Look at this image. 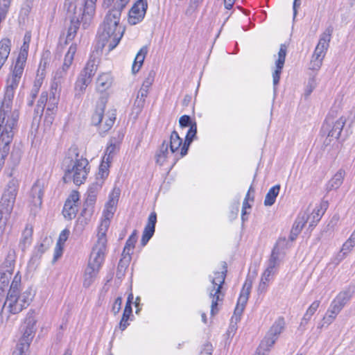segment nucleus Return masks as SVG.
<instances>
[{"label":"nucleus","mask_w":355,"mask_h":355,"mask_svg":"<svg viewBox=\"0 0 355 355\" xmlns=\"http://www.w3.org/2000/svg\"><path fill=\"white\" fill-rule=\"evenodd\" d=\"M130 0H116L114 6L106 13L98 31V47L112 51L119 43L123 35V28L120 26L122 10Z\"/></svg>","instance_id":"nucleus-1"},{"label":"nucleus","mask_w":355,"mask_h":355,"mask_svg":"<svg viewBox=\"0 0 355 355\" xmlns=\"http://www.w3.org/2000/svg\"><path fill=\"white\" fill-rule=\"evenodd\" d=\"M67 158L71 160V164L65 170L64 182L67 183L73 181L78 186L83 184L90 169L88 160L83 155H80L78 148L76 145L69 148Z\"/></svg>","instance_id":"nucleus-2"},{"label":"nucleus","mask_w":355,"mask_h":355,"mask_svg":"<svg viewBox=\"0 0 355 355\" xmlns=\"http://www.w3.org/2000/svg\"><path fill=\"white\" fill-rule=\"evenodd\" d=\"M19 119V112L6 111L3 103L0 99V146H3L0 150L2 159L6 156L9 150V144L12 142L15 130Z\"/></svg>","instance_id":"nucleus-3"},{"label":"nucleus","mask_w":355,"mask_h":355,"mask_svg":"<svg viewBox=\"0 0 355 355\" xmlns=\"http://www.w3.org/2000/svg\"><path fill=\"white\" fill-rule=\"evenodd\" d=\"M35 295V291L32 288H28L20 295L10 294L7 295L1 314H3V310H6L9 313L14 315L20 313L30 305Z\"/></svg>","instance_id":"nucleus-4"},{"label":"nucleus","mask_w":355,"mask_h":355,"mask_svg":"<svg viewBox=\"0 0 355 355\" xmlns=\"http://www.w3.org/2000/svg\"><path fill=\"white\" fill-rule=\"evenodd\" d=\"M107 228V220L103 224H101L99 226L97 234L98 239L92 248L87 264L88 266L99 270L105 259V254L107 248L106 232Z\"/></svg>","instance_id":"nucleus-5"},{"label":"nucleus","mask_w":355,"mask_h":355,"mask_svg":"<svg viewBox=\"0 0 355 355\" xmlns=\"http://www.w3.org/2000/svg\"><path fill=\"white\" fill-rule=\"evenodd\" d=\"M87 3V6L83 13L79 10L76 12V15L69 16L70 18V26L67 30L66 42L74 39L80 24H82L83 28L85 29L90 25L95 13V6H93L92 3Z\"/></svg>","instance_id":"nucleus-6"},{"label":"nucleus","mask_w":355,"mask_h":355,"mask_svg":"<svg viewBox=\"0 0 355 355\" xmlns=\"http://www.w3.org/2000/svg\"><path fill=\"white\" fill-rule=\"evenodd\" d=\"M106 105V100L102 97L97 103L94 113L92 116V123L94 125H98L100 134H105L113 126L115 119V110H111L104 115V111Z\"/></svg>","instance_id":"nucleus-7"},{"label":"nucleus","mask_w":355,"mask_h":355,"mask_svg":"<svg viewBox=\"0 0 355 355\" xmlns=\"http://www.w3.org/2000/svg\"><path fill=\"white\" fill-rule=\"evenodd\" d=\"M77 51V46L76 44H72L68 51L64 55V62L62 67H59L54 73L51 89L54 91V94L61 92L62 85L64 83L67 72L72 65L74 55Z\"/></svg>","instance_id":"nucleus-8"},{"label":"nucleus","mask_w":355,"mask_h":355,"mask_svg":"<svg viewBox=\"0 0 355 355\" xmlns=\"http://www.w3.org/2000/svg\"><path fill=\"white\" fill-rule=\"evenodd\" d=\"M332 33L333 28L329 26L320 35L318 43L311 57L310 62V69L311 70L318 71L321 67L322 61L329 46Z\"/></svg>","instance_id":"nucleus-9"},{"label":"nucleus","mask_w":355,"mask_h":355,"mask_svg":"<svg viewBox=\"0 0 355 355\" xmlns=\"http://www.w3.org/2000/svg\"><path fill=\"white\" fill-rule=\"evenodd\" d=\"M285 327V320L282 317L278 318L272 324L264 338L257 349L256 355H267L270 348L275 343Z\"/></svg>","instance_id":"nucleus-10"},{"label":"nucleus","mask_w":355,"mask_h":355,"mask_svg":"<svg viewBox=\"0 0 355 355\" xmlns=\"http://www.w3.org/2000/svg\"><path fill=\"white\" fill-rule=\"evenodd\" d=\"M47 186L45 179H37L31 187L29 193V202L31 205V211L36 213L41 207L44 189Z\"/></svg>","instance_id":"nucleus-11"},{"label":"nucleus","mask_w":355,"mask_h":355,"mask_svg":"<svg viewBox=\"0 0 355 355\" xmlns=\"http://www.w3.org/2000/svg\"><path fill=\"white\" fill-rule=\"evenodd\" d=\"M148 8L146 0H138L132 6L128 13V23L136 25L141 22L146 15Z\"/></svg>","instance_id":"nucleus-12"},{"label":"nucleus","mask_w":355,"mask_h":355,"mask_svg":"<svg viewBox=\"0 0 355 355\" xmlns=\"http://www.w3.org/2000/svg\"><path fill=\"white\" fill-rule=\"evenodd\" d=\"M79 200V193L76 191H73L64 205L62 214L65 218L71 220L76 217L78 211Z\"/></svg>","instance_id":"nucleus-13"},{"label":"nucleus","mask_w":355,"mask_h":355,"mask_svg":"<svg viewBox=\"0 0 355 355\" xmlns=\"http://www.w3.org/2000/svg\"><path fill=\"white\" fill-rule=\"evenodd\" d=\"M287 46L285 44H281L278 52V58L275 62V69L272 73V83L274 92H276V87L279 84L280 76L285 63Z\"/></svg>","instance_id":"nucleus-14"},{"label":"nucleus","mask_w":355,"mask_h":355,"mask_svg":"<svg viewBox=\"0 0 355 355\" xmlns=\"http://www.w3.org/2000/svg\"><path fill=\"white\" fill-rule=\"evenodd\" d=\"M157 223V214L155 211H153L150 214L148 223L146 225L141 240V243L143 246L146 245L148 241L152 238L155 233V224Z\"/></svg>","instance_id":"nucleus-15"},{"label":"nucleus","mask_w":355,"mask_h":355,"mask_svg":"<svg viewBox=\"0 0 355 355\" xmlns=\"http://www.w3.org/2000/svg\"><path fill=\"white\" fill-rule=\"evenodd\" d=\"M168 143V147L170 148L171 154L174 155V164L180 159L181 157H179L181 148L183 145L182 139L179 136V134L177 131L173 130L171 135Z\"/></svg>","instance_id":"nucleus-16"},{"label":"nucleus","mask_w":355,"mask_h":355,"mask_svg":"<svg viewBox=\"0 0 355 355\" xmlns=\"http://www.w3.org/2000/svg\"><path fill=\"white\" fill-rule=\"evenodd\" d=\"M119 193L118 191H112L109 196V200L105 205L104 210L105 220L101 223L103 224L107 220L108 225L110 224V219L112 218L115 211L116 207L119 200Z\"/></svg>","instance_id":"nucleus-17"},{"label":"nucleus","mask_w":355,"mask_h":355,"mask_svg":"<svg viewBox=\"0 0 355 355\" xmlns=\"http://www.w3.org/2000/svg\"><path fill=\"white\" fill-rule=\"evenodd\" d=\"M89 0H83L81 2L76 3V0H65L64 8L67 9L69 15H76L78 10H80L81 12H84L87 6Z\"/></svg>","instance_id":"nucleus-18"},{"label":"nucleus","mask_w":355,"mask_h":355,"mask_svg":"<svg viewBox=\"0 0 355 355\" xmlns=\"http://www.w3.org/2000/svg\"><path fill=\"white\" fill-rule=\"evenodd\" d=\"M209 296L212 299L211 305V314L214 315L218 313L217 308L218 302L223 300L224 294L222 293L220 287H212L209 291Z\"/></svg>","instance_id":"nucleus-19"},{"label":"nucleus","mask_w":355,"mask_h":355,"mask_svg":"<svg viewBox=\"0 0 355 355\" xmlns=\"http://www.w3.org/2000/svg\"><path fill=\"white\" fill-rule=\"evenodd\" d=\"M197 133V123H193V125L189 128L185 137L184 141L180 150L179 157H184L187 153L191 142L194 139Z\"/></svg>","instance_id":"nucleus-20"},{"label":"nucleus","mask_w":355,"mask_h":355,"mask_svg":"<svg viewBox=\"0 0 355 355\" xmlns=\"http://www.w3.org/2000/svg\"><path fill=\"white\" fill-rule=\"evenodd\" d=\"M113 83V77L110 73H101L96 80V89L99 92H104L110 89Z\"/></svg>","instance_id":"nucleus-21"},{"label":"nucleus","mask_w":355,"mask_h":355,"mask_svg":"<svg viewBox=\"0 0 355 355\" xmlns=\"http://www.w3.org/2000/svg\"><path fill=\"white\" fill-rule=\"evenodd\" d=\"M345 172L339 169L334 177L326 184V190L330 191L338 189L343 182Z\"/></svg>","instance_id":"nucleus-22"},{"label":"nucleus","mask_w":355,"mask_h":355,"mask_svg":"<svg viewBox=\"0 0 355 355\" xmlns=\"http://www.w3.org/2000/svg\"><path fill=\"white\" fill-rule=\"evenodd\" d=\"M168 141L164 140L156 152V163L160 166H162L168 158V155L171 153L170 149L168 150Z\"/></svg>","instance_id":"nucleus-23"},{"label":"nucleus","mask_w":355,"mask_h":355,"mask_svg":"<svg viewBox=\"0 0 355 355\" xmlns=\"http://www.w3.org/2000/svg\"><path fill=\"white\" fill-rule=\"evenodd\" d=\"M99 270L98 268L87 265L83 275V284L85 288H89L94 283Z\"/></svg>","instance_id":"nucleus-24"},{"label":"nucleus","mask_w":355,"mask_h":355,"mask_svg":"<svg viewBox=\"0 0 355 355\" xmlns=\"http://www.w3.org/2000/svg\"><path fill=\"white\" fill-rule=\"evenodd\" d=\"M11 41L8 38L0 40V69L7 60L10 52Z\"/></svg>","instance_id":"nucleus-25"},{"label":"nucleus","mask_w":355,"mask_h":355,"mask_svg":"<svg viewBox=\"0 0 355 355\" xmlns=\"http://www.w3.org/2000/svg\"><path fill=\"white\" fill-rule=\"evenodd\" d=\"M148 49L146 46H142L135 58L134 62L132 66V72L135 74L137 73L141 67L146 55H147Z\"/></svg>","instance_id":"nucleus-26"},{"label":"nucleus","mask_w":355,"mask_h":355,"mask_svg":"<svg viewBox=\"0 0 355 355\" xmlns=\"http://www.w3.org/2000/svg\"><path fill=\"white\" fill-rule=\"evenodd\" d=\"M227 266L225 262H223V271L221 272H214V277H210L211 282L213 285V287H220V289L222 290L223 285L225 283V279L226 277L227 272Z\"/></svg>","instance_id":"nucleus-27"},{"label":"nucleus","mask_w":355,"mask_h":355,"mask_svg":"<svg viewBox=\"0 0 355 355\" xmlns=\"http://www.w3.org/2000/svg\"><path fill=\"white\" fill-rule=\"evenodd\" d=\"M22 155V151L20 148L19 147H14L8 161L9 167L11 168V171L9 173V176H12L13 175V171L16 166H18V164L20 162L21 157Z\"/></svg>","instance_id":"nucleus-28"},{"label":"nucleus","mask_w":355,"mask_h":355,"mask_svg":"<svg viewBox=\"0 0 355 355\" xmlns=\"http://www.w3.org/2000/svg\"><path fill=\"white\" fill-rule=\"evenodd\" d=\"M98 60L97 58L91 56L86 63L85 67L81 71L83 76H87L92 78L97 71Z\"/></svg>","instance_id":"nucleus-29"},{"label":"nucleus","mask_w":355,"mask_h":355,"mask_svg":"<svg viewBox=\"0 0 355 355\" xmlns=\"http://www.w3.org/2000/svg\"><path fill=\"white\" fill-rule=\"evenodd\" d=\"M19 182L16 179H12L7 184L6 189L2 196L15 201L18 192Z\"/></svg>","instance_id":"nucleus-30"},{"label":"nucleus","mask_w":355,"mask_h":355,"mask_svg":"<svg viewBox=\"0 0 355 355\" xmlns=\"http://www.w3.org/2000/svg\"><path fill=\"white\" fill-rule=\"evenodd\" d=\"M252 288V282L246 279L243 288L241 290L240 296L238 299L237 304L239 306L245 307L248 300V297Z\"/></svg>","instance_id":"nucleus-31"},{"label":"nucleus","mask_w":355,"mask_h":355,"mask_svg":"<svg viewBox=\"0 0 355 355\" xmlns=\"http://www.w3.org/2000/svg\"><path fill=\"white\" fill-rule=\"evenodd\" d=\"M342 309L343 308L339 306L334 302H331L329 308L327 310L326 315L323 318L324 322L327 323V324H330L331 323H332L333 321L335 320L336 317L337 316V315L340 312Z\"/></svg>","instance_id":"nucleus-32"},{"label":"nucleus","mask_w":355,"mask_h":355,"mask_svg":"<svg viewBox=\"0 0 355 355\" xmlns=\"http://www.w3.org/2000/svg\"><path fill=\"white\" fill-rule=\"evenodd\" d=\"M131 260V256L121 254V258L119 260L116 270V277L119 278L122 277L125 275V272L128 267Z\"/></svg>","instance_id":"nucleus-33"},{"label":"nucleus","mask_w":355,"mask_h":355,"mask_svg":"<svg viewBox=\"0 0 355 355\" xmlns=\"http://www.w3.org/2000/svg\"><path fill=\"white\" fill-rule=\"evenodd\" d=\"M280 191V185L276 184L271 187L266 195L264 205L266 206H272L276 200Z\"/></svg>","instance_id":"nucleus-34"},{"label":"nucleus","mask_w":355,"mask_h":355,"mask_svg":"<svg viewBox=\"0 0 355 355\" xmlns=\"http://www.w3.org/2000/svg\"><path fill=\"white\" fill-rule=\"evenodd\" d=\"M345 123V119L343 117L339 118L334 124L333 128L328 133V137L338 139Z\"/></svg>","instance_id":"nucleus-35"},{"label":"nucleus","mask_w":355,"mask_h":355,"mask_svg":"<svg viewBox=\"0 0 355 355\" xmlns=\"http://www.w3.org/2000/svg\"><path fill=\"white\" fill-rule=\"evenodd\" d=\"M305 224V221L303 218H297L294 222L291 228L289 240L293 241L296 239L299 234L301 232Z\"/></svg>","instance_id":"nucleus-36"},{"label":"nucleus","mask_w":355,"mask_h":355,"mask_svg":"<svg viewBox=\"0 0 355 355\" xmlns=\"http://www.w3.org/2000/svg\"><path fill=\"white\" fill-rule=\"evenodd\" d=\"M12 271L0 268V288L4 291L8 290L10 279H11Z\"/></svg>","instance_id":"nucleus-37"},{"label":"nucleus","mask_w":355,"mask_h":355,"mask_svg":"<svg viewBox=\"0 0 355 355\" xmlns=\"http://www.w3.org/2000/svg\"><path fill=\"white\" fill-rule=\"evenodd\" d=\"M118 150L119 144L116 143L115 139L112 138L110 140L109 145L105 150V155L103 156V158L107 160L112 161L113 156L116 154Z\"/></svg>","instance_id":"nucleus-38"},{"label":"nucleus","mask_w":355,"mask_h":355,"mask_svg":"<svg viewBox=\"0 0 355 355\" xmlns=\"http://www.w3.org/2000/svg\"><path fill=\"white\" fill-rule=\"evenodd\" d=\"M137 230H134L125 242V245L122 252L123 254L131 256L132 250L135 248V245L137 242Z\"/></svg>","instance_id":"nucleus-39"},{"label":"nucleus","mask_w":355,"mask_h":355,"mask_svg":"<svg viewBox=\"0 0 355 355\" xmlns=\"http://www.w3.org/2000/svg\"><path fill=\"white\" fill-rule=\"evenodd\" d=\"M26 60L18 57L15 63L12 73L10 76L21 80L24 72Z\"/></svg>","instance_id":"nucleus-40"},{"label":"nucleus","mask_w":355,"mask_h":355,"mask_svg":"<svg viewBox=\"0 0 355 355\" xmlns=\"http://www.w3.org/2000/svg\"><path fill=\"white\" fill-rule=\"evenodd\" d=\"M15 89L6 87L5 94L3 100L1 103H3L5 110L11 112L12 99L15 95Z\"/></svg>","instance_id":"nucleus-41"},{"label":"nucleus","mask_w":355,"mask_h":355,"mask_svg":"<svg viewBox=\"0 0 355 355\" xmlns=\"http://www.w3.org/2000/svg\"><path fill=\"white\" fill-rule=\"evenodd\" d=\"M48 102V94L46 92H44L41 94L40 98L37 101V103L36 105V107L35 108L34 112L35 116H38L39 117H41L44 110L45 105Z\"/></svg>","instance_id":"nucleus-42"},{"label":"nucleus","mask_w":355,"mask_h":355,"mask_svg":"<svg viewBox=\"0 0 355 355\" xmlns=\"http://www.w3.org/2000/svg\"><path fill=\"white\" fill-rule=\"evenodd\" d=\"M15 202V200L2 196L0 201V211H3L6 216H10L12 211Z\"/></svg>","instance_id":"nucleus-43"},{"label":"nucleus","mask_w":355,"mask_h":355,"mask_svg":"<svg viewBox=\"0 0 355 355\" xmlns=\"http://www.w3.org/2000/svg\"><path fill=\"white\" fill-rule=\"evenodd\" d=\"M352 297V293L349 291H344L340 292L336 297L332 301L341 308L349 301Z\"/></svg>","instance_id":"nucleus-44"},{"label":"nucleus","mask_w":355,"mask_h":355,"mask_svg":"<svg viewBox=\"0 0 355 355\" xmlns=\"http://www.w3.org/2000/svg\"><path fill=\"white\" fill-rule=\"evenodd\" d=\"M21 286V275L19 272L15 275L12 282L10 284V288L8 291L7 295H20L19 288Z\"/></svg>","instance_id":"nucleus-45"},{"label":"nucleus","mask_w":355,"mask_h":355,"mask_svg":"<svg viewBox=\"0 0 355 355\" xmlns=\"http://www.w3.org/2000/svg\"><path fill=\"white\" fill-rule=\"evenodd\" d=\"M31 39V33L29 32H26L24 37V42L21 47L20 53L18 56L19 58L26 60Z\"/></svg>","instance_id":"nucleus-46"},{"label":"nucleus","mask_w":355,"mask_h":355,"mask_svg":"<svg viewBox=\"0 0 355 355\" xmlns=\"http://www.w3.org/2000/svg\"><path fill=\"white\" fill-rule=\"evenodd\" d=\"M36 312L34 310L31 309L28 312L26 317L25 318V327L30 328L31 329L36 331Z\"/></svg>","instance_id":"nucleus-47"},{"label":"nucleus","mask_w":355,"mask_h":355,"mask_svg":"<svg viewBox=\"0 0 355 355\" xmlns=\"http://www.w3.org/2000/svg\"><path fill=\"white\" fill-rule=\"evenodd\" d=\"M132 306H125L122 318L119 322V328L121 331H124L129 325L128 320L132 315Z\"/></svg>","instance_id":"nucleus-48"},{"label":"nucleus","mask_w":355,"mask_h":355,"mask_svg":"<svg viewBox=\"0 0 355 355\" xmlns=\"http://www.w3.org/2000/svg\"><path fill=\"white\" fill-rule=\"evenodd\" d=\"M281 241H279L277 243V245L274 247L269 261H268V266L272 267L273 268H277V266L279 264V250L278 248V245L280 243Z\"/></svg>","instance_id":"nucleus-49"},{"label":"nucleus","mask_w":355,"mask_h":355,"mask_svg":"<svg viewBox=\"0 0 355 355\" xmlns=\"http://www.w3.org/2000/svg\"><path fill=\"white\" fill-rule=\"evenodd\" d=\"M30 345L28 343H22L19 341L16 345L12 355H28Z\"/></svg>","instance_id":"nucleus-50"},{"label":"nucleus","mask_w":355,"mask_h":355,"mask_svg":"<svg viewBox=\"0 0 355 355\" xmlns=\"http://www.w3.org/2000/svg\"><path fill=\"white\" fill-rule=\"evenodd\" d=\"M60 93L54 94V91L51 89L50 97L48 101L47 112L53 111L56 107L59 101Z\"/></svg>","instance_id":"nucleus-51"},{"label":"nucleus","mask_w":355,"mask_h":355,"mask_svg":"<svg viewBox=\"0 0 355 355\" xmlns=\"http://www.w3.org/2000/svg\"><path fill=\"white\" fill-rule=\"evenodd\" d=\"M112 161L107 160L105 159H102L101 164L99 166V171L98 175L101 177V179H105L108 176L109 174V168L110 164Z\"/></svg>","instance_id":"nucleus-52"},{"label":"nucleus","mask_w":355,"mask_h":355,"mask_svg":"<svg viewBox=\"0 0 355 355\" xmlns=\"http://www.w3.org/2000/svg\"><path fill=\"white\" fill-rule=\"evenodd\" d=\"M32 239V230L26 228L22 233V237L20 241L19 245L24 250L26 245H28L31 243Z\"/></svg>","instance_id":"nucleus-53"},{"label":"nucleus","mask_w":355,"mask_h":355,"mask_svg":"<svg viewBox=\"0 0 355 355\" xmlns=\"http://www.w3.org/2000/svg\"><path fill=\"white\" fill-rule=\"evenodd\" d=\"M15 251L13 249H10L8 252L6 260L7 262H10V265H6V266H1L0 268H4L6 270L13 272L15 262Z\"/></svg>","instance_id":"nucleus-54"},{"label":"nucleus","mask_w":355,"mask_h":355,"mask_svg":"<svg viewBox=\"0 0 355 355\" xmlns=\"http://www.w3.org/2000/svg\"><path fill=\"white\" fill-rule=\"evenodd\" d=\"M96 200V191L94 187L89 188L87 191V196L85 202V206L88 207L89 206H93Z\"/></svg>","instance_id":"nucleus-55"},{"label":"nucleus","mask_w":355,"mask_h":355,"mask_svg":"<svg viewBox=\"0 0 355 355\" xmlns=\"http://www.w3.org/2000/svg\"><path fill=\"white\" fill-rule=\"evenodd\" d=\"M35 330L25 327L24 334L19 341L28 343V344L30 345L35 336Z\"/></svg>","instance_id":"nucleus-56"},{"label":"nucleus","mask_w":355,"mask_h":355,"mask_svg":"<svg viewBox=\"0 0 355 355\" xmlns=\"http://www.w3.org/2000/svg\"><path fill=\"white\" fill-rule=\"evenodd\" d=\"M35 330L25 327L24 334L19 341L28 343V344L30 345L35 336Z\"/></svg>","instance_id":"nucleus-57"},{"label":"nucleus","mask_w":355,"mask_h":355,"mask_svg":"<svg viewBox=\"0 0 355 355\" xmlns=\"http://www.w3.org/2000/svg\"><path fill=\"white\" fill-rule=\"evenodd\" d=\"M354 245L355 241L349 237L343 245L340 252L345 255L352 250Z\"/></svg>","instance_id":"nucleus-58"},{"label":"nucleus","mask_w":355,"mask_h":355,"mask_svg":"<svg viewBox=\"0 0 355 355\" xmlns=\"http://www.w3.org/2000/svg\"><path fill=\"white\" fill-rule=\"evenodd\" d=\"M193 123H196L195 121H192L190 116L183 115L179 119V124L181 128L191 127Z\"/></svg>","instance_id":"nucleus-59"},{"label":"nucleus","mask_w":355,"mask_h":355,"mask_svg":"<svg viewBox=\"0 0 355 355\" xmlns=\"http://www.w3.org/2000/svg\"><path fill=\"white\" fill-rule=\"evenodd\" d=\"M69 230L67 229H64L61 232V233L59 235L58 240L57 241L58 246L59 249H61V245L63 246L65 241L67 240L69 235Z\"/></svg>","instance_id":"nucleus-60"},{"label":"nucleus","mask_w":355,"mask_h":355,"mask_svg":"<svg viewBox=\"0 0 355 355\" xmlns=\"http://www.w3.org/2000/svg\"><path fill=\"white\" fill-rule=\"evenodd\" d=\"M275 268H273L268 266L267 268L263 273L261 279L265 280V282H270V277L275 275Z\"/></svg>","instance_id":"nucleus-61"},{"label":"nucleus","mask_w":355,"mask_h":355,"mask_svg":"<svg viewBox=\"0 0 355 355\" xmlns=\"http://www.w3.org/2000/svg\"><path fill=\"white\" fill-rule=\"evenodd\" d=\"M20 79L9 76L7 79L6 87L16 89L19 85Z\"/></svg>","instance_id":"nucleus-62"},{"label":"nucleus","mask_w":355,"mask_h":355,"mask_svg":"<svg viewBox=\"0 0 355 355\" xmlns=\"http://www.w3.org/2000/svg\"><path fill=\"white\" fill-rule=\"evenodd\" d=\"M146 100H144L142 98H139V97H137L135 103H134V108L137 110L136 112L137 114H139L141 112L144 105H145Z\"/></svg>","instance_id":"nucleus-63"},{"label":"nucleus","mask_w":355,"mask_h":355,"mask_svg":"<svg viewBox=\"0 0 355 355\" xmlns=\"http://www.w3.org/2000/svg\"><path fill=\"white\" fill-rule=\"evenodd\" d=\"M213 347L211 344L209 343H206L205 344L203 345L200 355H211Z\"/></svg>","instance_id":"nucleus-64"}]
</instances>
